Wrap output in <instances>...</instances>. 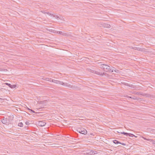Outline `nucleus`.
I'll return each mask as SVG.
<instances>
[{"instance_id":"1","label":"nucleus","mask_w":155,"mask_h":155,"mask_svg":"<svg viewBox=\"0 0 155 155\" xmlns=\"http://www.w3.org/2000/svg\"><path fill=\"white\" fill-rule=\"evenodd\" d=\"M101 68H103L104 71L106 72H113L114 68L111 67L107 65L102 64L101 65Z\"/></svg>"},{"instance_id":"2","label":"nucleus","mask_w":155,"mask_h":155,"mask_svg":"<svg viewBox=\"0 0 155 155\" xmlns=\"http://www.w3.org/2000/svg\"><path fill=\"white\" fill-rule=\"evenodd\" d=\"M62 85L74 90H79L80 89L79 87L77 86H73L71 84H68L67 83L63 82Z\"/></svg>"},{"instance_id":"3","label":"nucleus","mask_w":155,"mask_h":155,"mask_svg":"<svg viewBox=\"0 0 155 155\" xmlns=\"http://www.w3.org/2000/svg\"><path fill=\"white\" fill-rule=\"evenodd\" d=\"M76 130L80 133L84 135L86 134L87 133V130L83 127L78 128Z\"/></svg>"},{"instance_id":"4","label":"nucleus","mask_w":155,"mask_h":155,"mask_svg":"<svg viewBox=\"0 0 155 155\" xmlns=\"http://www.w3.org/2000/svg\"><path fill=\"white\" fill-rule=\"evenodd\" d=\"M97 151H94L92 150H87L86 152V154L87 155H92L94 154L97 153Z\"/></svg>"},{"instance_id":"5","label":"nucleus","mask_w":155,"mask_h":155,"mask_svg":"<svg viewBox=\"0 0 155 155\" xmlns=\"http://www.w3.org/2000/svg\"><path fill=\"white\" fill-rule=\"evenodd\" d=\"M101 25L99 26L101 27H102L104 28H110V24L106 23H103V24H101Z\"/></svg>"},{"instance_id":"6","label":"nucleus","mask_w":155,"mask_h":155,"mask_svg":"<svg viewBox=\"0 0 155 155\" xmlns=\"http://www.w3.org/2000/svg\"><path fill=\"white\" fill-rule=\"evenodd\" d=\"M113 142L115 144H120L122 145H126V144L125 143H121L119 141H118L117 140H113Z\"/></svg>"},{"instance_id":"7","label":"nucleus","mask_w":155,"mask_h":155,"mask_svg":"<svg viewBox=\"0 0 155 155\" xmlns=\"http://www.w3.org/2000/svg\"><path fill=\"white\" fill-rule=\"evenodd\" d=\"M130 48L132 49H133L135 50H137V51H143V49L142 48H138V47H132L131 46L130 47Z\"/></svg>"},{"instance_id":"8","label":"nucleus","mask_w":155,"mask_h":155,"mask_svg":"<svg viewBox=\"0 0 155 155\" xmlns=\"http://www.w3.org/2000/svg\"><path fill=\"white\" fill-rule=\"evenodd\" d=\"M52 82L56 84H58L62 85L63 84V82L62 81H60L54 79H52Z\"/></svg>"},{"instance_id":"9","label":"nucleus","mask_w":155,"mask_h":155,"mask_svg":"<svg viewBox=\"0 0 155 155\" xmlns=\"http://www.w3.org/2000/svg\"><path fill=\"white\" fill-rule=\"evenodd\" d=\"M1 121L4 124H9V122H8V119L6 118H5L4 117L3 119L1 120Z\"/></svg>"},{"instance_id":"10","label":"nucleus","mask_w":155,"mask_h":155,"mask_svg":"<svg viewBox=\"0 0 155 155\" xmlns=\"http://www.w3.org/2000/svg\"><path fill=\"white\" fill-rule=\"evenodd\" d=\"M38 124L39 126L43 127L45 125L46 123L42 121H39Z\"/></svg>"},{"instance_id":"11","label":"nucleus","mask_w":155,"mask_h":155,"mask_svg":"<svg viewBox=\"0 0 155 155\" xmlns=\"http://www.w3.org/2000/svg\"><path fill=\"white\" fill-rule=\"evenodd\" d=\"M127 97L128 98H131V99H133L134 100H138L139 99V98L137 97L136 96H134V97H131V96H128Z\"/></svg>"},{"instance_id":"12","label":"nucleus","mask_w":155,"mask_h":155,"mask_svg":"<svg viewBox=\"0 0 155 155\" xmlns=\"http://www.w3.org/2000/svg\"><path fill=\"white\" fill-rule=\"evenodd\" d=\"M46 11H47V10H41V12L42 13H46L50 15H53V14H51V13L50 12L49 13L48 12H46Z\"/></svg>"},{"instance_id":"13","label":"nucleus","mask_w":155,"mask_h":155,"mask_svg":"<svg viewBox=\"0 0 155 155\" xmlns=\"http://www.w3.org/2000/svg\"><path fill=\"white\" fill-rule=\"evenodd\" d=\"M43 79L45 81H49L50 82H52V79L51 78H45V79Z\"/></svg>"},{"instance_id":"14","label":"nucleus","mask_w":155,"mask_h":155,"mask_svg":"<svg viewBox=\"0 0 155 155\" xmlns=\"http://www.w3.org/2000/svg\"><path fill=\"white\" fill-rule=\"evenodd\" d=\"M95 74L99 75H102V73L98 71H96Z\"/></svg>"},{"instance_id":"15","label":"nucleus","mask_w":155,"mask_h":155,"mask_svg":"<svg viewBox=\"0 0 155 155\" xmlns=\"http://www.w3.org/2000/svg\"><path fill=\"white\" fill-rule=\"evenodd\" d=\"M88 71H90L91 72H92V73H94V74L95 73V71H96L95 70H91L90 69H88Z\"/></svg>"},{"instance_id":"16","label":"nucleus","mask_w":155,"mask_h":155,"mask_svg":"<svg viewBox=\"0 0 155 155\" xmlns=\"http://www.w3.org/2000/svg\"><path fill=\"white\" fill-rule=\"evenodd\" d=\"M16 87V85H11V86H10V87L11 88H15Z\"/></svg>"},{"instance_id":"17","label":"nucleus","mask_w":155,"mask_h":155,"mask_svg":"<svg viewBox=\"0 0 155 155\" xmlns=\"http://www.w3.org/2000/svg\"><path fill=\"white\" fill-rule=\"evenodd\" d=\"M144 96H145V97H150V95L149 94H148L144 93Z\"/></svg>"},{"instance_id":"18","label":"nucleus","mask_w":155,"mask_h":155,"mask_svg":"<svg viewBox=\"0 0 155 155\" xmlns=\"http://www.w3.org/2000/svg\"><path fill=\"white\" fill-rule=\"evenodd\" d=\"M18 126L20 127H22L23 126V124L22 122H20L18 123Z\"/></svg>"},{"instance_id":"19","label":"nucleus","mask_w":155,"mask_h":155,"mask_svg":"<svg viewBox=\"0 0 155 155\" xmlns=\"http://www.w3.org/2000/svg\"><path fill=\"white\" fill-rule=\"evenodd\" d=\"M129 137H137L135 135H134V134H130V133Z\"/></svg>"},{"instance_id":"20","label":"nucleus","mask_w":155,"mask_h":155,"mask_svg":"<svg viewBox=\"0 0 155 155\" xmlns=\"http://www.w3.org/2000/svg\"><path fill=\"white\" fill-rule=\"evenodd\" d=\"M150 142H151L152 144H155V141L153 140V139H150Z\"/></svg>"},{"instance_id":"21","label":"nucleus","mask_w":155,"mask_h":155,"mask_svg":"<svg viewBox=\"0 0 155 155\" xmlns=\"http://www.w3.org/2000/svg\"><path fill=\"white\" fill-rule=\"evenodd\" d=\"M142 138H143L144 140H147V141H150V139H147V138H146L145 137H142Z\"/></svg>"},{"instance_id":"22","label":"nucleus","mask_w":155,"mask_h":155,"mask_svg":"<svg viewBox=\"0 0 155 155\" xmlns=\"http://www.w3.org/2000/svg\"><path fill=\"white\" fill-rule=\"evenodd\" d=\"M62 35L64 36H68V34L65 33L63 32Z\"/></svg>"},{"instance_id":"23","label":"nucleus","mask_w":155,"mask_h":155,"mask_svg":"<svg viewBox=\"0 0 155 155\" xmlns=\"http://www.w3.org/2000/svg\"><path fill=\"white\" fill-rule=\"evenodd\" d=\"M5 84L6 85H7L9 87H10V86H11V84H9L7 83H5Z\"/></svg>"},{"instance_id":"24","label":"nucleus","mask_w":155,"mask_h":155,"mask_svg":"<svg viewBox=\"0 0 155 155\" xmlns=\"http://www.w3.org/2000/svg\"><path fill=\"white\" fill-rule=\"evenodd\" d=\"M53 14V15H51L52 16H53L54 17H55L56 18H58V16L56 15H55V16L54 14Z\"/></svg>"},{"instance_id":"25","label":"nucleus","mask_w":155,"mask_h":155,"mask_svg":"<svg viewBox=\"0 0 155 155\" xmlns=\"http://www.w3.org/2000/svg\"><path fill=\"white\" fill-rule=\"evenodd\" d=\"M57 33L58 34H60V35H62V34H63V32L62 31H58L57 32Z\"/></svg>"},{"instance_id":"26","label":"nucleus","mask_w":155,"mask_h":155,"mask_svg":"<svg viewBox=\"0 0 155 155\" xmlns=\"http://www.w3.org/2000/svg\"><path fill=\"white\" fill-rule=\"evenodd\" d=\"M140 93V92H135V94L136 95H139Z\"/></svg>"},{"instance_id":"27","label":"nucleus","mask_w":155,"mask_h":155,"mask_svg":"<svg viewBox=\"0 0 155 155\" xmlns=\"http://www.w3.org/2000/svg\"><path fill=\"white\" fill-rule=\"evenodd\" d=\"M114 71L115 72L117 73H119L120 72V71L119 70H117V69H115V70H114Z\"/></svg>"},{"instance_id":"28","label":"nucleus","mask_w":155,"mask_h":155,"mask_svg":"<svg viewBox=\"0 0 155 155\" xmlns=\"http://www.w3.org/2000/svg\"><path fill=\"white\" fill-rule=\"evenodd\" d=\"M118 132L119 133H120L121 134H123L124 135H125V134L126 133L124 132Z\"/></svg>"},{"instance_id":"29","label":"nucleus","mask_w":155,"mask_h":155,"mask_svg":"<svg viewBox=\"0 0 155 155\" xmlns=\"http://www.w3.org/2000/svg\"><path fill=\"white\" fill-rule=\"evenodd\" d=\"M129 134H130V133H128L126 132L125 135L127 136H129Z\"/></svg>"},{"instance_id":"30","label":"nucleus","mask_w":155,"mask_h":155,"mask_svg":"<svg viewBox=\"0 0 155 155\" xmlns=\"http://www.w3.org/2000/svg\"><path fill=\"white\" fill-rule=\"evenodd\" d=\"M29 110L31 111V112H32L33 113H35V111L32 109H30Z\"/></svg>"},{"instance_id":"31","label":"nucleus","mask_w":155,"mask_h":155,"mask_svg":"<svg viewBox=\"0 0 155 155\" xmlns=\"http://www.w3.org/2000/svg\"><path fill=\"white\" fill-rule=\"evenodd\" d=\"M25 124H26V125H28L29 124H30V123L29 122V121H26V122H25Z\"/></svg>"},{"instance_id":"32","label":"nucleus","mask_w":155,"mask_h":155,"mask_svg":"<svg viewBox=\"0 0 155 155\" xmlns=\"http://www.w3.org/2000/svg\"><path fill=\"white\" fill-rule=\"evenodd\" d=\"M144 94L142 92H140V95H143V96H144Z\"/></svg>"},{"instance_id":"33","label":"nucleus","mask_w":155,"mask_h":155,"mask_svg":"<svg viewBox=\"0 0 155 155\" xmlns=\"http://www.w3.org/2000/svg\"><path fill=\"white\" fill-rule=\"evenodd\" d=\"M106 73H102V75H106Z\"/></svg>"},{"instance_id":"34","label":"nucleus","mask_w":155,"mask_h":155,"mask_svg":"<svg viewBox=\"0 0 155 155\" xmlns=\"http://www.w3.org/2000/svg\"><path fill=\"white\" fill-rule=\"evenodd\" d=\"M152 131H153V132H153V133H154V134H155V130H154H154H152Z\"/></svg>"},{"instance_id":"35","label":"nucleus","mask_w":155,"mask_h":155,"mask_svg":"<svg viewBox=\"0 0 155 155\" xmlns=\"http://www.w3.org/2000/svg\"><path fill=\"white\" fill-rule=\"evenodd\" d=\"M3 69L2 68H0V71H3Z\"/></svg>"},{"instance_id":"36","label":"nucleus","mask_w":155,"mask_h":155,"mask_svg":"<svg viewBox=\"0 0 155 155\" xmlns=\"http://www.w3.org/2000/svg\"><path fill=\"white\" fill-rule=\"evenodd\" d=\"M0 100L2 101V100H2V98H0Z\"/></svg>"},{"instance_id":"37","label":"nucleus","mask_w":155,"mask_h":155,"mask_svg":"<svg viewBox=\"0 0 155 155\" xmlns=\"http://www.w3.org/2000/svg\"><path fill=\"white\" fill-rule=\"evenodd\" d=\"M28 110H29L30 109L29 108H28Z\"/></svg>"},{"instance_id":"38","label":"nucleus","mask_w":155,"mask_h":155,"mask_svg":"<svg viewBox=\"0 0 155 155\" xmlns=\"http://www.w3.org/2000/svg\"><path fill=\"white\" fill-rule=\"evenodd\" d=\"M0 90H1V89H0Z\"/></svg>"}]
</instances>
